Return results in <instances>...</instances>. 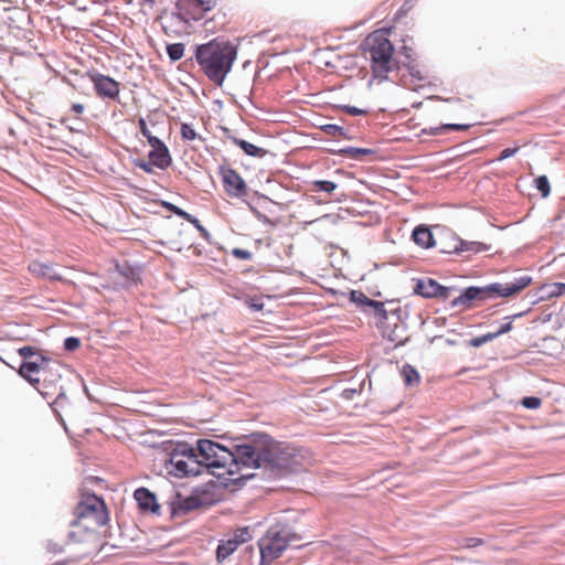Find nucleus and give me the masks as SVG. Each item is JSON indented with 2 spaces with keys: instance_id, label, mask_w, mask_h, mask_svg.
Instances as JSON below:
<instances>
[{
  "instance_id": "f257e3e1",
  "label": "nucleus",
  "mask_w": 565,
  "mask_h": 565,
  "mask_svg": "<svg viewBox=\"0 0 565 565\" xmlns=\"http://www.w3.org/2000/svg\"><path fill=\"white\" fill-rule=\"evenodd\" d=\"M234 475L243 468L263 469L268 480H284L306 470L310 450L302 446L275 439L266 431L233 436Z\"/></svg>"
},
{
  "instance_id": "f03ea898",
  "label": "nucleus",
  "mask_w": 565,
  "mask_h": 565,
  "mask_svg": "<svg viewBox=\"0 0 565 565\" xmlns=\"http://www.w3.org/2000/svg\"><path fill=\"white\" fill-rule=\"evenodd\" d=\"M220 440L212 438H199L195 444L188 441L170 440L166 445L167 455H174L185 459L190 466L200 467L203 472L214 475L215 469H226V473L233 476L232 459L235 458L233 436H217Z\"/></svg>"
},
{
  "instance_id": "7ed1b4c3",
  "label": "nucleus",
  "mask_w": 565,
  "mask_h": 565,
  "mask_svg": "<svg viewBox=\"0 0 565 565\" xmlns=\"http://www.w3.org/2000/svg\"><path fill=\"white\" fill-rule=\"evenodd\" d=\"M220 440L212 438H199L195 444L188 441L170 440L166 445L167 455H174L185 459L190 466L200 467L203 472L214 475L215 469H226V473L233 476L232 459L235 458L233 436H217Z\"/></svg>"
},
{
  "instance_id": "20e7f679",
  "label": "nucleus",
  "mask_w": 565,
  "mask_h": 565,
  "mask_svg": "<svg viewBox=\"0 0 565 565\" xmlns=\"http://www.w3.org/2000/svg\"><path fill=\"white\" fill-rule=\"evenodd\" d=\"M220 440L212 438H199L195 444L188 441L170 440L166 445L167 455H174L185 459L190 466L200 467L203 472L214 475L215 469H226V473L233 476L232 459L235 458L233 436H217Z\"/></svg>"
},
{
  "instance_id": "39448f33",
  "label": "nucleus",
  "mask_w": 565,
  "mask_h": 565,
  "mask_svg": "<svg viewBox=\"0 0 565 565\" xmlns=\"http://www.w3.org/2000/svg\"><path fill=\"white\" fill-rule=\"evenodd\" d=\"M220 440L212 438H199L195 444L188 441L170 440L166 445L167 455H174L185 459L190 466L200 467L203 472L214 475L215 469H226V473L233 476L232 459L235 458L233 436H217Z\"/></svg>"
},
{
  "instance_id": "423d86ee",
  "label": "nucleus",
  "mask_w": 565,
  "mask_h": 565,
  "mask_svg": "<svg viewBox=\"0 0 565 565\" xmlns=\"http://www.w3.org/2000/svg\"><path fill=\"white\" fill-rule=\"evenodd\" d=\"M237 54L238 46L224 36H216L193 47V55L200 70L217 87L223 86Z\"/></svg>"
},
{
  "instance_id": "0eeeda50",
  "label": "nucleus",
  "mask_w": 565,
  "mask_h": 565,
  "mask_svg": "<svg viewBox=\"0 0 565 565\" xmlns=\"http://www.w3.org/2000/svg\"><path fill=\"white\" fill-rule=\"evenodd\" d=\"M359 50L370 53V66L373 78L380 82L391 81V65L395 54V46L391 40H382V42L371 43L369 40H362Z\"/></svg>"
},
{
  "instance_id": "6e6552de",
  "label": "nucleus",
  "mask_w": 565,
  "mask_h": 565,
  "mask_svg": "<svg viewBox=\"0 0 565 565\" xmlns=\"http://www.w3.org/2000/svg\"><path fill=\"white\" fill-rule=\"evenodd\" d=\"M533 282V277L524 275L515 277L513 280L502 284L499 281L490 282L483 286H476L480 297V302H488L500 298H510L519 295Z\"/></svg>"
},
{
  "instance_id": "1a4fd4ad",
  "label": "nucleus",
  "mask_w": 565,
  "mask_h": 565,
  "mask_svg": "<svg viewBox=\"0 0 565 565\" xmlns=\"http://www.w3.org/2000/svg\"><path fill=\"white\" fill-rule=\"evenodd\" d=\"M174 8L172 18L190 25L191 22H199L205 14L217 6V0H171Z\"/></svg>"
},
{
  "instance_id": "9d476101",
  "label": "nucleus",
  "mask_w": 565,
  "mask_h": 565,
  "mask_svg": "<svg viewBox=\"0 0 565 565\" xmlns=\"http://www.w3.org/2000/svg\"><path fill=\"white\" fill-rule=\"evenodd\" d=\"M413 295L419 296L424 299H439L447 300L451 292L457 291L456 286H445L431 277H416L413 278Z\"/></svg>"
},
{
  "instance_id": "9b49d317",
  "label": "nucleus",
  "mask_w": 565,
  "mask_h": 565,
  "mask_svg": "<svg viewBox=\"0 0 565 565\" xmlns=\"http://www.w3.org/2000/svg\"><path fill=\"white\" fill-rule=\"evenodd\" d=\"M348 298L349 301L354 303L363 315L374 317L375 319L388 316L390 310L385 308V303H395L399 301L398 299L379 301L369 298L363 291L356 289L350 290Z\"/></svg>"
},
{
  "instance_id": "f8f14e48",
  "label": "nucleus",
  "mask_w": 565,
  "mask_h": 565,
  "mask_svg": "<svg viewBox=\"0 0 565 565\" xmlns=\"http://www.w3.org/2000/svg\"><path fill=\"white\" fill-rule=\"evenodd\" d=\"M113 266L111 271L117 273L124 279L120 284L121 288L128 289L137 286L141 281L143 273V265L141 263L130 259H114Z\"/></svg>"
},
{
  "instance_id": "ddd939ff",
  "label": "nucleus",
  "mask_w": 565,
  "mask_h": 565,
  "mask_svg": "<svg viewBox=\"0 0 565 565\" xmlns=\"http://www.w3.org/2000/svg\"><path fill=\"white\" fill-rule=\"evenodd\" d=\"M218 174L221 175L224 191L231 198H243L247 195L248 186L243 177L230 166H220Z\"/></svg>"
},
{
  "instance_id": "4468645a",
  "label": "nucleus",
  "mask_w": 565,
  "mask_h": 565,
  "mask_svg": "<svg viewBox=\"0 0 565 565\" xmlns=\"http://www.w3.org/2000/svg\"><path fill=\"white\" fill-rule=\"evenodd\" d=\"M87 76L93 83L94 90L102 99L116 100L120 93L119 83L109 75H104L95 70L88 71Z\"/></svg>"
},
{
  "instance_id": "2eb2a0df",
  "label": "nucleus",
  "mask_w": 565,
  "mask_h": 565,
  "mask_svg": "<svg viewBox=\"0 0 565 565\" xmlns=\"http://www.w3.org/2000/svg\"><path fill=\"white\" fill-rule=\"evenodd\" d=\"M452 241V252L465 260H470L472 256L480 253L492 250V245L479 241H467L458 236L455 232H447Z\"/></svg>"
},
{
  "instance_id": "dca6fc26",
  "label": "nucleus",
  "mask_w": 565,
  "mask_h": 565,
  "mask_svg": "<svg viewBox=\"0 0 565 565\" xmlns=\"http://www.w3.org/2000/svg\"><path fill=\"white\" fill-rule=\"evenodd\" d=\"M287 550L285 541L280 542L275 535H270L268 531L258 541L259 551V564L268 565L273 561L279 558L281 554Z\"/></svg>"
},
{
  "instance_id": "f3484780",
  "label": "nucleus",
  "mask_w": 565,
  "mask_h": 565,
  "mask_svg": "<svg viewBox=\"0 0 565 565\" xmlns=\"http://www.w3.org/2000/svg\"><path fill=\"white\" fill-rule=\"evenodd\" d=\"M167 503L171 519L184 516L194 510L202 509L201 501L195 500L191 493L185 497L180 491H174Z\"/></svg>"
},
{
  "instance_id": "a211bd4d",
  "label": "nucleus",
  "mask_w": 565,
  "mask_h": 565,
  "mask_svg": "<svg viewBox=\"0 0 565 565\" xmlns=\"http://www.w3.org/2000/svg\"><path fill=\"white\" fill-rule=\"evenodd\" d=\"M137 508L141 514H150L154 516L161 515V504L157 494L147 487H139L132 494Z\"/></svg>"
},
{
  "instance_id": "6ab92c4d",
  "label": "nucleus",
  "mask_w": 565,
  "mask_h": 565,
  "mask_svg": "<svg viewBox=\"0 0 565 565\" xmlns=\"http://www.w3.org/2000/svg\"><path fill=\"white\" fill-rule=\"evenodd\" d=\"M169 459L166 462L168 473L174 478L183 479L189 477H198L203 473V470L198 466H190L189 462L174 455H168Z\"/></svg>"
},
{
  "instance_id": "aec40b11",
  "label": "nucleus",
  "mask_w": 565,
  "mask_h": 565,
  "mask_svg": "<svg viewBox=\"0 0 565 565\" xmlns=\"http://www.w3.org/2000/svg\"><path fill=\"white\" fill-rule=\"evenodd\" d=\"M221 489L218 479H210L191 490V494L195 500L202 502V508L215 505L220 500L216 498V490Z\"/></svg>"
},
{
  "instance_id": "412c9836",
  "label": "nucleus",
  "mask_w": 565,
  "mask_h": 565,
  "mask_svg": "<svg viewBox=\"0 0 565 565\" xmlns=\"http://www.w3.org/2000/svg\"><path fill=\"white\" fill-rule=\"evenodd\" d=\"M55 362L51 356L45 354L43 351L34 355L33 359L21 361L18 369L19 376L29 375V373H36V375L43 373L50 365Z\"/></svg>"
},
{
  "instance_id": "4be33fe9",
  "label": "nucleus",
  "mask_w": 565,
  "mask_h": 565,
  "mask_svg": "<svg viewBox=\"0 0 565 565\" xmlns=\"http://www.w3.org/2000/svg\"><path fill=\"white\" fill-rule=\"evenodd\" d=\"M268 533L275 535L280 542L285 541L287 547L291 542L301 540V535L295 531L294 526L286 518H280L271 524L268 529Z\"/></svg>"
},
{
  "instance_id": "5701e85b",
  "label": "nucleus",
  "mask_w": 565,
  "mask_h": 565,
  "mask_svg": "<svg viewBox=\"0 0 565 565\" xmlns=\"http://www.w3.org/2000/svg\"><path fill=\"white\" fill-rule=\"evenodd\" d=\"M412 241L424 249H429L436 245H441V237L435 238L431 228L426 224L416 225L411 234Z\"/></svg>"
},
{
  "instance_id": "b1692460",
  "label": "nucleus",
  "mask_w": 565,
  "mask_h": 565,
  "mask_svg": "<svg viewBox=\"0 0 565 565\" xmlns=\"http://www.w3.org/2000/svg\"><path fill=\"white\" fill-rule=\"evenodd\" d=\"M212 476L215 477L216 479H218L221 489H223V490L228 489L232 492H234V491H238V490L243 489L249 480H253L257 477V473H255V472L242 473V475H238L237 477H234L235 475L230 476L226 472L225 473H216L214 471V475H212Z\"/></svg>"
},
{
  "instance_id": "393cba45",
  "label": "nucleus",
  "mask_w": 565,
  "mask_h": 565,
  "mask_svg": "<svg viewBox=\"0 0 565 565\" xmlns=\"http://www.w3.org/2000/svg\"><path fill=\"white\" fill-rule=\"evenodd\" d=\"M105 500L95 492L87 493L74 508L73 513H77V518H88L97 512L98 508L104 507Z\"/></svg>"
},
{
  "instance_id": "a878e982",
  "label": "nucleus",
  "mask_w": 565,
  "mask_h": 565,
  "mask_svg": "<svg viewBox=\"0 0 565 565\" xmlns=\"http://www.w3.org/2000/svg\"><path fill=\"white\" fill-rule=\"evenodd\" d=\"M29 271L40 278L50 281H64V277L57 273L53 263H44L40 260H33L28 266Z\"/></svg>"
},
{
  "instance_id": "bb28decb",
  "label": "nucleus",
  "mask_w": 565,
  "mask_h": 565,
  "mask_svg": "<svg viewBox=\"0 0 565 565\" xmlns=\"http://www.w3.org/2000/svg\"><path fill=\"white\" fill-rule=\"evenodd\" d=\"M60 367L61 364L55 361L43 373L40 374L42 375V388L53 392V395L57 393L60 388L57 385L62 379Z\"/></svg>"
},
{
  "instance_id": "cd10ccee",
  "label": "nucleus",
  "mask_w": 565,
  "mask_h": 565,
  "mask_svg": "<svg viewBox=\"0 0 565 565\" xmlns=\"http://www.w3.org/2000/svg\"><path fill=\"white\" fill-rule=\"evenodd\" d=\"M328 152L332 156L348 157L353 160L363 161L362 157L373 156L376 153V150L372 148L347 146L340 149H329Z\"/></svg>"
},
{
  "instance_id": "c85d7f7f",
  "label": "nucleus",
  "mask_w": 565,
  "mask_h": 565,
  "mask_svg": "<svg viewBox=\"0 0 565 565\" xmlns=\"http://www.w3.org/2000/svg\"><path fill=\"white\" fill-rule=\"evenodd\" d=\"M233 143L238 147L247 157L262 159L273 153L262 147H258L245 139H233Z\"/></svg>"
},
{
  "instance_id": "c756f323",
  "label": "nucleus",
  "mask_w": 565,
  "mask_h": 565,
  "mask_svg": "<svg viewBox=\"0 0 565 565\" xmlns=\"http://www.w3.org/2000/svg\"><path fill=\"white\" fill-rule=\"evenodd\" d=\"M148 158L160 170H166L172 164V157L168 147L160 150L151 149L148 152Z\"/></svg>"
},
{
  "instance_id": "7c9ffc66",
  "label": "nucleus",
  "mask_w": 565,
  "mask_h": 565,
  "mask_svg": "<svg viewBox=\"0 0 565 565\" xmlns=\"http://www.w3.org/2000/svg\"><path fill=\"white\" fill-rule=\"evenodd\" d=\"M388 316L377 318L375 321V327L380 331L383 339L390 341V342H396L397 341V330L398 324L395 323L394 326L388 324Z\"/></svg>"
},
{
  "instance_id": "2f4dec72",
  "label": "nucleus",
  "mask_w": 565,
  "mask_h": 565,
  "mask_svg": "<svg viewBox=\"0 0 565 565\" xmlns=\"http://www.w3.org/2000/svg\"><path fill=\"white\" fill-rule=\"evenodd\" d=\"M237 548H238V545L235 543V541L232 537H230L227 540H221L218 542L216 551H215L216 562L223 563Z\"/></svg>"
},
{
  "instance_id": "473e14b6",
  "label": "nucleus",
  "mask_w": 565,
  "mask_h": 565,
  "mask_svg": "<svg viewBox=\"0 0 565 565\" xmlns=\"http://www.w3.org/2000/svg\"><path fill=\"white\" fill-rule=\"evenodd\" d=\"M539 289L541 298L548 300L565 294V282H546L542 284Z\"/></svg>"
},
{
  "instance_id": "72a5a7b5",
  "label": "nucleus",
  "mask_w": 565,
  "mask_h": 565,
  "mask_svg": "<svg viewBox=\"0 0 565 565\" xmlns=\"http://www.w3.org/2000/svg\"><path fill=\"white\" fill-rule=\"evenodd\" d=\"M55 394V398L52 402H49V406L55 415L56 419L65 426V422L60 413V409L64 408L65 405L68 404V398L63 386H60L58 392Z\"/></svg>"
},
{
  "instance_id": "f704fd0d",
  "label": "nucleus",
  "mask_w": 565,
  "mask_h": 565,
  "mask_svg": "<svg viewBox=\"0 0 565 565\" xmlns=\"http://www.w3.org/2000/svg\"><path fill=\"white\" fill-rule=\"evenodd\" d=\"M401 375L405 386L413 387L420 383L418 370L409 363H405L401 369Z\"/></svg>"
},
{
  "instance_id": "c9c22d12",
  "label": "nucleus",
  "mask_w": 565,
  "mask_h": 565,
  "mask_svg": "<svg viewBox=\"0 0 565 565\" xmlns=\"http://www.w3.org/2000/svg\"><path fill=\"white\" fill-rule=\"evenodd\" d=\"M44 399L53 396V392L42 388V375L36 373H29V375L21 376Z\"/></svg>"
},
{
  "instance_id": "e433bc0d",
  "label": "nucleus",
  "mask_w": 565,
  "mask_h": 565,
  "mask_svg": "<svg viewBox=\"0 0 565 565\" xmlns=\"http://www.w3.org/2000/svg\"><path fill=\"white\" fill-rule=\"evenodd\" d=\"M457 291L460 292L465 300V309H471L477 302H480V297L475 285L458 289Z\"/></svg>"
},
{
  "instance_id": "4c0bfd02",
  "label": "nucleus",
  "mask_w": 565,
  "mask_h": 565,
  "mask_svg": "<svg viewBox=\"0 0 565 565\" xmlns=\"http://www.w3.org/2000/svg\"><path fill=\"white\" fill-rule=\"evenodd\" d=\"M319 129L330 136H340L345 140H352L354 137L349 131L338 124H324L319 126Z\"/></svg>"
},
{
  "instance_id": "58836bf2",
  "label": "nucleus",
  "mask_w": 565,
  "mask_h": 565,
  "mask_svg": "<svg viewBox=\"0 0 565 565\" xmlns=\"http://www.w3.org/2000/svg\"><path fill=\"white\" fill-rule=\"evenodd\" d=\"M411 310L408 306L405 307H397L395 309H391L388 312V316H393L396 318V320L399 322L398 329L401 328L403 331H406L408 329L407 320L409 318Z\"/></svg>"
},
{
  "instance_id": "ea45409f",
  "label": "nucleus",
  "mask_w": 565,
  "mask_h": 565,
  "mask_svg": "<svg viewBox=\"0 0 565 565\" xmlns=\"http://www.w3.org/2000/svg\"><path fill=\"white\" fill-rule=\"evenodd\" d=\"M158 204H159L162 209H164V210H167V211H169V212L173 213L174 215H177V216H179V217H181V218L185 220L186 222H188V221L190 220V217L192 216V214H191V213L186 212L185 210L181 209L180 206L175 205V204H174V203H172V202H169V201H166V200L160 199V200H158Z\"/></svg>"
},
{
  "instance_id": "a19ab883",
  "label": "nucleus",
  "mask_w": 565,
  "mask_h": 565,
  "mask_svg": "<svg viewBox=\"0 0 565 565\" xmlns=\"http://www.w3.org/2000/svg\"><path fill=\"white\" fill-rule=\"evenodd\" d=\"M185 45L181 42L170 43L166 46V52L171 62L181 60L184 55Z\"/></svg>"
},
{
  "instance_id": "79ce46f5",
  "label": "nucleus",
  "mask_w": 565,
  "mask_h": 565,
  "mask_svg": "<svg viewBox=\"0 0 565 565\" xmlns=\"http://www.w3.org/2000/svg\"><path fill=\"white\" fill-rule=\"evenodd\" d=\"M534 188L540 192L543 199H546L551 194V183L545 174H541L534 179Z\"/></svg>"
},
{
  "instance_id": "37998d69",
  "label": "nucleus",
  "mask_w": 565,
  "mask_h": 565,
  "mask_svg": "<svg viewBox=\"0 0 565 565\" xmlns=\"http://www.w3.org/2000/svg\"><path fill=\"white\" fill-rule=\"evenodd\" d=\"M447 232H451L450 230H443L441 231V234H439L438 236L441 237V245H436V247H438V252L441 253V254H447V255H455L454 252H452V241L451 238L447 235Z\"/></svg>"
},
{
  "instance_id": "c03bdc74",
  "label": "nucleus",
  "mask_w": 565,
  "mask_h": 565,
  "mask_svg": "<svg viewBox=\"0 0 565 565\" xmlns=\"http://www.w3.org/2000/svg\"><path fill=\"white\" fill-rule=\"evenodd\" d=\"M252 534H250V527L249 526H241V527H237L235 531H234V534L232 536V539L235 541V543L239 546L248 541L252 540Z\"/></svg>"
},
{
  "instance_id": "a18cd8bd",
  "label": "nucleus",
  "mask_w": 565,
  "mask_h": 565,
  "mask_svg": "<svg viewBox=\"0 0 565 565\" xmlns=\"http://www.w3.org/2000/svg\"><path fill=\"white\" fill-rule=\"evenodd\" d=\"M391 31H392L391 26H383V28L370 33L363 40H369V42H371V43L382 42V40L386 41V40H390L388 35H390Z\"/></svg>"
},
{
  "instance_id": "49530a36",
  "label": "nucleus",
  "mask_w": 565,
  "mask_h": 565,
  "mask_svg": "<svg viewBox=\"0 0 565 565\" xmlns=\"http://www.w3.org/2000/svg\"><path fill=\"white\" fill-rule=\"evenodd\" d=\"M180 135L181 138L186 141H193L196 138L202 139V137L196 134L195 129L193 128V125L189 122L181 124Z\"/></svg>"
},
{
  "instance_id": "de8ad7c7",
  "label": "nucleus",
  "mask_w": 565,
  "mask_h": 565,
  "mask_svg": "<svg viewBox=\"0 0 565 565\" xmlns=\"http://www.w3.org/2000/svg\"><path fill=\"white\" fill-rule=\"evenodd\" d=\"M520 405L530 411H536L542 406V398L535 395L524 396L520 399Z\"/></svg>"
},
{
  "instance_id": "09e8293b",
  "label": "nucleus",
  "mask_w": 565,
  "mask_h": 565,
  "mask_svg": "<svg viewBox=\"0 0 565 565\" xmlns=\"http://www.w3.org/2000/svg\"><path fill=\"white\" fill-rule=\"evenodd\" d=\"M334 108L342 110L343 113L351 115V116H364L370 113V110L367 108H359L356 106H352L349 104L334 105Z\"/></svg>"
},
{
  "instance_id": "8fccbe9b",
  "label": "nucleus",
  "mask_w": 565,
  "mask_h": 565,
  "mask_svg": "<svg viewBox=\"0 0 565 565\" xmlns=\"http://www.w3.org/2000/svg\"><path fill=\"white\" fill-rule=\"evenodd\" d=\"M312 185L317 191L326 193H332L338 188V183L331 180H315Z\"/></svg>"
},
{
  "instance_id": "3c124183",
  "label": "nucleus",
  "mask_w": 565,
  "mask_h": 565,
  "mask_svg": "<svg viewBox=\"0 0 565 565\" xmlns=\"http://www.w3.org/2000/svg\"><path fill=\"white\" fill-rule=\"evenodd\" d=\"M92 518H94V521L98 526H104L109 522V511L106 502H104V507L98 508L97 512L94 513Z\"/></svg>"
},
{
  "instance_id": "603ef678",
  "label": "nucleus",
  "mask_w": 565,
  "mask_h": 565,
  "mask_svg": "<svg viewBox=\"0 0 565 565\" xmlns=\"http://www.w3.org/2000/svg\"><path fill=\"white\" fill-rule=\"evenodd\" d=\"M493 340H495L494 333L488 332V333H484V334H481V335L470 339L468 342V345L471 348H480L483 344H486L490 341H493Z\"/></svg>"
},
{
  "instance_id": "864d4df0",
  "label": "nucleus",
  "mask_w": 565,
  "mask_h": 565,
  "mask_svg": "<svg viewBox=\"0 0 565 565\" xmlns=\"http://www.w3.org/2000/svg\"><path fill=\"white\" fill-rule=\"evenodd\" d=\"M43 351L42 349L34 345H23L17 350L18 354L21 356L22 361H26L33 359L39 352Z\"/></svg>"
},
{
  "instance_id": "5fc2aeb1",
  "label": "nucleus",
  "mask_w": 565,
  "mask_h": 565,
  "mask_svg": "<svg viewBox=\"0 0 565 565\" xmlns=\"http://www.w3.org/2000/svg\"><path fill=\"white\" fill-rule=\"evenodd\" d=\"M190 224H192L196 230L198 232L201 234V236L209 243V244H212V236L210 234V232L206 230L205 226H203L200 222V220L192 215L190 217V220L188 221Z\"/></svg>"
},
{
  "instance_id": "6e6d98bb",
  "label": "nucleus",
  "mask_w": 565,
  "mask_h": 565,
  "mask_svg": "<svg viewBox=\"0 0 565 565\" xmlns=\"http://www.w3.org/2000/svg\"><path fill=\"white\" fill-rule=\"evenodd\" d=\"M405 68L408 73V75L413 78V79H416V81H425V76L422 74V72L419 71L418 68V63L415 61L413 62H406L405 63Z\"/></svg>"
},
{
  "instance_id": "4d7b16f0",
  "label": "nucleus",
  "mask_w": 565,
  "mask_h": 565,
  "mask_svg": "<svg viewBox=\"0 0 565 565\" xmlns=\"http://www.w3.org/2000/svg\"><path fill=\"white\" fill-rule=\"evenodd\" d=\"M89 533L88 526H83V530L78 531H70L67 533V542L68 543H83L85 541V535Z\"/></svg>"
},
{
  "instance_id": "13d9d810",
  "label": "nucleus",
  "mask_w": 565,
  "mask_h": 565,
  "mask_svg": "<svg viewBox=\"0 0 565 565\" xmlns=\"http://www.w3.org/2000/svg\"><path fill=\"white\" fill-rule=\"evenodd\" d=\"M417 0H405L399 9L394 13V21H399L414 8Z\"/></svg>"
},
{
  "instance_id": "bf43d9fd",
  "label": "nucleus",
  "mask_w": 565,
  "mask_h": 565,
  "mask_svg": "<svg viewBox=\"0 0 565 565\" xmlns=\"http://www.w3.org/2000/svg\"><path fill=\"white\" fill-rule=\"evenodd\" d=\"M244 303L253 312H259L265 307L264 301L259 297H246Z\"/></svg>"
},
{
  "instance_id": "052dcab7",
  "label": "nucleus",
  "mask_w": 565,
  "mask_h": 565,
  "mask_svg": "<svg viewBox=\"0 0 565 565\" xmlns=\"http://www.w3.org/2000/svg\"><path fill=\"white\" fill-rule=\"evenodd\" d=\"M81 344L82 340L78 337L70 335L64 339L63 349L66 352H74L79 349Z\"/></svg>"
},
{
  "instance_id": "680f3d73",
  "label": "nucleus",
  "mask_w": 565,
  "mask_h": 565,
  "mask_svg": "<svg viewBox=\"0 0 565 565\" xmlns=\"http://www.w3.org/2000/svg\"><path fill=\"white\" fill-rule=\"evenodd\" d=\"M131 162L135 167L141 169L143 172L148 174H152L154 172L153 168H156V166L152 164L150 160L146 161L145 159L141 158H131Z\"/></svg>"
},
{
  "instance_id": "e2e57ef3",
  "label": "nucleus",
  "mask_w": 565,
  "mask_h": 565,
  "mask_svg": "<svg viewBox=\"0 0 565 565\" xmlns=\"http://www.w3.org/2000/svg\"><path fill=\"white\" fill-rule=\"evenodd\" d=\"M248 207L252 211V213L255 215V217L259 222H262L264 225H268V226H271V227L276 226V224H277L276 221H273L267 215H265L264 213L258 211L257 207H255L253 204L248 203Z\"/></svg>"
},
{
  "instance_id": "0e129e2a",
  "label": "nucleus",
  "mask_w": 565,
  "mask_h": 565,
  "mask_svg": "<svg viewBox=\"0 0 565 565\" xmlns=\"http://www.w3.org/2000/svg\"><path fill=\"white\" fill-rule=\"evenodd\" d=\"M520 150V146L518 142H514V146L513 147H508V148H504L500 153L499 156L497 157V159L494 161H503V160H507L509 158H512L513 156H515L518 153V151Z\"/></svg>"
},
{
  "instance_id": "69168bd1",
  "label": "nucleus",
  "mask_w": 565,
  "mask_h": 565,
  "mask_svg": "<svg viewBox=\"0 0 565 565\" xmlns=\"http://www.w3.org/2000/svg\"><path fill=\"white\" fill-rule=\"evenodd\" d=\"M503 321L504 322L501 323V326L495 331L492 332L494 333L495 339L513 330V323L507 316L503 317Z\"/></svg>"
},
{
  "instance_id": "338daca9",
  "label": "nucleus",
  "mask_w": 565,
  "mask_h": 565,
  "mask_svg": "<svg viewBox=\"0 0 565 565\" xmlns=\"http://www.w3.org/2000/svg\"><path fill=\"white\" fill-rule=\"evenodd\" d=\"M472 125L471 124H452V122H447V124H441V129H444V132H449V131H466L468 130Z\"/></svg>"
},
{
  "instance_id": "774afa93",
  "label": "nucleus",
  "mask_w": 565,
  "mask_h": 565,
  "mask_svg": "<svg viewBox=\"0 0 565 565\" xmlns=\"http://www.w3.org/2000/svg\"><path fill=\"white\" fill-rule=\"evenodd\" d=\"M231 254L234 258L241 259V260H250L253 258L252 252L244 249V248H239V247H234L231 250Z\"/></svg>"
}]
</instances>
